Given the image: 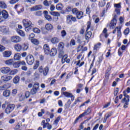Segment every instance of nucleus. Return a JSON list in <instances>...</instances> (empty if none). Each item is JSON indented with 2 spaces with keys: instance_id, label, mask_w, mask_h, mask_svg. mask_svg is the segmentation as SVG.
<instances>
[{
  "instance_id": "nucleus-16",
  "label": "nucleus",
  "mask_w": 130,
  "mask_h": 130,
  "mask_svg": "<svg viewBox=\"0 0 130 130\" xmlns=\"http://www.w3.org/2000/svg\"><path fill=\"white\" fill-rule=\"evenodd\" d=\"M56 53H57V50L56 48H52L51 50H50L49 54H50L51 56H55Z\"/></svg>"
},
{
  "instance_id": "nucleus-62",
  "label": "nucleus",
  "mask_w": 130,
  "mask_h": 130,
  "mask_svg": "<svg viewBox=\"0 0 130 130\" xmlns=\"http://www.w3.org/2000/svg\"><path fill=\"white\" fill-rule=\"evenodd\" d=\"M18 34L20 35L21 36H22V37H24V36H25V32L21 30L18 31Z\"/></svg>"
},
{
  "instance_id": "nucleus-49",
  "label": "nucleus",
  "mask_w": 130,
  "mask_h": 130,
  "mask_svg": "<svg viewBox=\"0 0 130 130\" xmlns=\"http://www.w3.org/2000/svg\"><path fill=\"white\" fill-rule=\"evenodd\" d=\"M103 34H104L105 38H107V37L108 36V35L107 34V29L104 28V29L103 31Z\"/></svg>"
},
{
  "instance_id": "nucleus-40",
  "label": "nucleus",
  "mask_w": 130,
  "mask_h": 130,
  "mask_svg": "<svg viewBox=\"0 0 130 130\" xmlns=\"http://www.w3.org/2000/svg\"><path fill=\"white\" fill-rule=\"evenodd\" d=\"M67 58H68V55L66 54V55H63L61 59V63L62 64L64 63V62H66V59H67Z\"/></svg>"
},
{
  "instance_id": "nucleus-3",
  "label": "nucleus",
  "mask_w": 130,
  "mask_h": 130,
  "mask_svg": "<svg viewBox=\"0 0 130 130\" xmlns=\"http://www.w3.org/2000/svg\"><path fill=\"white\" fill-rule=\"evenodd\" d=\"M39 71L40 74L43 73V76H47V74H48V72H49V67L47 66L43 69V67L41 66L39 68Z\"/></svg>"
},
{
  "instance_id": "nucleus-46",
  "label": "nucleus",
  "mask_w": 130,
  "mask_h": 130,
  "mask_svg": "<svg viewBox=\"0 0 130 130\" xmlns=\"http://www.w3.org/2000/svg\"><path fill=\"white\" fill-rule=\"evenodd\" d=\"M124 102L125 104L123 106L124 108H127V106L128 105V103L129 102V100H125Z\"/></svg>"
},
{
  "instance_id": "nucleus-25",
  "label": "nucleus",
  "mask_w": 130,
  "mask_h": 130,
  "mask_svg": "<svg viewBox=\"0 0 130 130\" xmlns=\"http://www.w3.org/2000/svg\"><path fill=\"white\" fill-rule=\"evenodd\" d=\"M45 29L47 31H49L50 30H52V29H53V26L50 23H47L45 25Z\"/></svg>"
},
{
  "instance_id": "nucleus-21",
  "label": "nucleus",
  "mask_w": 130,
  "mask_h": 130,
  "mask_svg": "<svg viewBox=\"0 0 130 130\" xmlns=\"http://www.w3.org/2000/svg\"><path fill=\"white\" fill-rule=\"evenodd\" d=\"M2 15L4 19H8V18H9V13H8V12L5 10H3L2 11Z\"/></svg>"
},
{
  "instance_id": "nucleus-1",
  "label": "nucleus",
  "mask_w": 130,
  "mask_h": 130,
  "mask_svg": "<svg viewBox=\"0 0 130 130\" xmlns=\"http://www.w3.org/2000/svg\"><path fill=\"white\" fill-rule=\"evenodd\" d=\"M22 23L23 24L24 27H25V30L26 32H29L30 30L33 28V26H32V22L31 21L28 19H23L22 21Z\"/></svg>"
},
{
  "instance_id": "nucleus-39",
  "label": "nucleus",
  "mask_w": 130,
  "mask_h": 130,
  "mask_svg": "<svg viewBox=\"0 0 130 130\" xmlns=\"http://www.w3.org/2000/svg\"><path fill=\"white\" fill-rule=\"evenodd\" d=\"M44 113H45V110L44 109H41V112H40L38 113V116H39V117H42L43 114H44Z\"/></svg>"
},
{
  "instance_id": "nucleus-47",
  "label": "nucleus",
  "mask_w": 130,
  "mask_h": 130,
  "mask_svg": "<svg viewBox=\"0 0 130 130\" xmlns=\"http://www.w3.org/2000/svg\"><path fill=\"white\" fill-rule=\"evenodd\" d=\"M61 37H66L67 36V31L65 30H62L61 31Z\"/></svg>"
},
{
  "instance_id": "nucleus-61",
  "label": "nucleus",
  "mask_w": 130,
  "mask_h": 130,
  "mask_svg": "<svg viewBox=\"0 0 130 130\" xmlns=\"http://www.w3.org/2000/svg\"><path fill=\"white\" fill-rule=\"evenodd\" d=\"M39 67V61H37L36 63L34 66V70H36Z\"/></svg>"
},
{
  "instance_id": "nucleus-13",
  "label": "nucleus",
  "mask_w": 130,
  "mask_h": 130,
  "mask_svg": "<svg viewBox=\"0 0 130 130\" xmlns=\"http://www.w3.org/2000/svg\"><path fill=\"white\" fill-rule=\"evenodd\" d=\"M121 26H117L113 30V34H115L117 31V36L118 37L121 36Z\"/></svg>"
},
{
  "instance_id": "nucleus-23",
  "label": "nucleus",
  "mask_w": 130,
  "mask_h": 130,
  "mask_svg": "<svg viewBox=\"0 0 130 130\" xmlns=\"http://www.w3.org/2000/svg\"><path fill=\"white\" fill-rule=\"evenodd\" d=\"M90 113H91V109L90 108H88V109L81 115L82 117H84V116H86V115H88V114H90Z\"/></svg>"
},
{
  "instance_id": "nucleus-29",
  "label": "nucleus",
  "mask_w": 130,
  "mask_h": 130,
  "mask_svg": "<svg viewBox=\"0 0 130 130\" xmlns=\"http://www.w3.org/2000/svg\"><path fill=\"white\" fill-rule=\"evenodd\" d=\"M56 9L57 11H61L63 9V5L61 3H59L56 5Z\"/></svg>"
},
{
  "instance_id": "nucleus-37",
  "label": "nucleus",
  "mask_w": 130,
  "mask_h": 130,
  "mask_svg": "<svg viewBox=\"0 0 130 130\" xmlns=\"http://www.w3.org/2000/svg\"><path fill=\"white\" fill-rule=\"evenodd\" d=\"M31 42L33 44H35V45H38V44H39V41L36 39H31Z\"/></svg>"
},
{
  "instance_id": "nucleus-27",
  "label": "nucleus",
  "mask_w": 130,
  "mask_h": 130,
  "mask_svg": "<svg viewBox=\"0 0 130 130\" xmlns=\"http://www.w3.org/2000/svg\"><path fill=\"white\" fill-rule=\"evenodd\" d=\"M51 42H52L53 44H56V43L59 42V39L57 37H54L51 39Z\"/></svg>"
},
{
  "instance_id": "nucleus-26",
  "label": "nucleus",
  "mask_w": 130,
  "mask_h": 130,
  "mask_svg": "<svg viewBox=\"0 0 130 130\" xmlns=\"http://www.w3.org/2000/svg\"><path fill=\"white\" fill-rule=\"evenodd\" d=\"M50 14L51 16H53L54 17H60V13L58 12L51 11L50 12Z\"/></svg>"
},
{
  "instance_id": "nucleus-34",
  "label": "nucleus",
  "mask_w": 130,
  "mask_h": 130,
  "mask_svg": "<svg viewBox=\"0 0 130 130\" xmlns=\"http://www.w3.org/2000/svg\"><path fill=\"white\" fill-rule=\"evenodd\" d=\"M7 7L8 6H7V4H6V3H5V2L4 1L0 2V8H1V9H6Z\"/></svg>"
},
{
  "instance_id": "nucleus-63",
  "label": "nucleus",
  "mask_w": 130,
  "mask_h": 130,
  "mask_svg": "<svg viewBox=\"0 0 130 130\" xmlns=\"http://www.w3.org/2000/svg\"><path fill=\"white\" fill-rule=\"evenodd\" d=\"M19 62V66H26V62H25L24 60L20 61Z\"/></svg>"
},
{
  "instance_id": "nucleus-52",
  "label": "nucleus",
  "mask_w": 130,
  "mask_h": 130,
  "mask_svg": "<svg viewBox=\"0 0 130 130\" xmlns=\"http://www.w3.org/2000/svg\"><path fill=\"white\" fill-rule=\"evenodd\" d=\"M106 5L105 2L103 3V2H99V7H101V8H103V7H104Z\"/></svg>"
},
{
  "instance_id": "nucleus-55",
  "label": "nucleus",
  "mask_w": 130,
  "mask_h": 130,
  "mask_svg": "<svg viewBox=\"0 0 130 130\" xmlns=\"http://www.w3.org/2000/svg\"><path fill=\"white\" fill-rule=\"evenodd\" d=\"M82 117H83V116H82L81 114H80L75 120L74 121V123H77L78 121H79V119H80V118H82Z\"/></svg>"
},
{
  "instance_id": "nucleus-60",
  "label": "nucleus",
  "mask_w": 130,
  "mask_h": 130,
  "mask_svg": "<svg viewBox=\"0 0 130 130\" xmlns=\"http://www.w3.org/2000/svg\"><path fill=\"white\" fill-rule=\"evenodd\" d=\"M72 11L73 14H75L76 15L78 14V12H79V11L76 8L73 9Z\"/></svg>"
},
{
  "instance_id": "nucleus-4",
  "label": "nucleus",
  "mask_w": 130,
  "mask_h": 130,
  "mask_svg": "<svg viewBox=\"0 0 130 130\" xmlns=\"http://www.w3.org/2000/svg\"><path fill=\"white\" fill-rule=\"evenodd\" d=\"M39 87H40L39 83L38 82L35 83L32 87V89H31L30 90V94H31V95H34L36 94L38 90H39Z\"/></svg>"
},
{
  "instance_id": "nucleus-18",
  "label": "nucleus",
  "mask_w": 130,
  "mask_h": 130,
  "mask_svg": "<svg viewBox=\"0 0 130 130\" xmlns=\"http://www.w3.org/2000/svg\"><path fill=\"white\" fill-rule=\"evenodd\" d=\"M64 48V43L63 42H60L58 45V50L60 52H63V49Z\"/></svg>"
},
{
  "instance_id": "nucleus-58",
  "label": "nucleus",
  "mask_w": 130,
  "mask_h": 130,
  "mask_svg": "<svg viewBox=\"0 0 130 130\" xmlns=\"http://www.w3.org/2000/svg\"><path fill=\"white\" fill-rule=\"evenodd\" d=\"M129 33V28H127L124 31V35H127Z\"/></svg>"
},
{
  "instance_id": "nucleus-41",
  "label": "nucleus",
  "mask_w": 130,
  "mask_h": 130,
  "mask_svg": "<svg viewBox=\"0 0 130 130\" xmlns=\"http://www.w3.org/2000/svg\"><path fill=\"white\" fill-rule=\"evenodd\" d=\"M17 73H18V70L17 69H14L13 70H11L10 72V75L11 76H13L14 75H16V74H17Z\"/></svg>"
},
{
  "instance_id": "nucleus-48",
  "label": "nucleus",
  "mask_w": 130,
  "mask_h": 130,
  "mask_svg": "<svg viewBox=\"0 0 130 130\" xmlns=\"http://www.w3.org/2000/svg\"><path fill=\"white\" fill-rule=\"evenodd\" d=\"M44 17L47 21H51L52 20V18H51V16L50 15H44Z\"/></svg>"
},
{
  "instance_id": "nucleus-2",
  "label": "nucleus",
  "mask_w": 130,
  "mask_h": 130,
  "mask_svg": "<svg viewBox=\"0 0 130 130\" xmlns=\"http://www.w3.org/2000/svg\"><path fill=\"white\" fill-rule=\"evenodd\" d=\"M91 27V22L90 21H88L87 22V27L86 30V34L85 35V39L86 40H89L91 37H92V32L91 31H88V30L90 29V27Z\"/></svg>"
},
{
  "instance_id": "nucleus-32",
  "label": "nucleus",
  "mask_w": 130,
  "mask_h": 130,
  "mask_svg": "<svg viewBox=\"0 0 130 130\" xmlns=\"http://www.w3.org/2000/svg\"><path fill=\"white\" fill-rule=\"evenodd\" d=\"M20 82V76H16L13 79V83L14 84H18Z\"/></svg>"
},
{
  "instance_id": "nucleus-57",
  "label": "nucleus",
  "mask_w": 130,
  "mask_h": 130,
  "mask_svg": "<svg viewBox=\"0 0 130 130\" xmlns=\"http://www.w3.org/2000/svg\"><path fill=\"white\" fill-rule=\"evenodd\" d=\"M28 45L24 44L23 47H22V50L25 51L28 49Z\"/></svg>"
},
{
  "instance_id": "nucleus-14",
  "label": "nucleus",
  "mask_w": 130,
  "mask_h": 130,
  "mask_svg": "<svg viewBox=\"0 0 130 130\" xmlns=\"http://www.w3.org/2000/svg\"><path fill=\"white\" fill-rule=\"evenodd\" d=\"M44 52L45 54H49V52L50 51V48H49V45L47 44H45L43 46Z\"/></svg>"
},
{
  "instance_id": "nucleus-42",
  "label": "nucleus",
  "mask_w": 130,
  "mask_h": 130,
  "mask_svg": "<svg viewBox=\"0 0 130 130\" xmlns=\"http://www.w3.org/2000/svg\"><path fill=\"white\" fill-rule=\"evenodd\" d=\"M80 62H81V60H79L77 61V63L76 64V66H78V67H79V68H81V67H82L83 66H84V64H85V62L84 61L82 62L81 63Z\"/></svg>"
},
{
  "instance_id": "nucleus-38",
  "label": "nucleus",
  "mask_w": 130,
  "mask_h": 130,
  "mask_svg": "<svg viewBox=\"0 0 130 130\" xmlns=\"http://www.w3.org/2000/svg\"><path fill=\"white\" fill-rule=\"evenodd\" d=\"M101 46V43H98L97 44L94 45V50L97 51L99 48H100V47Z\"/></svg>"
},
{
  "instance_id": "nucleus-56",
  "label": "nucleus",
  "mask_w": 130,
  "mask_h": 130,
  "mask_svg": "<svg viewBox=\"0 0 130 130\" xmlns=\"http://www.w3.org/2000/svg\"><path fill=\"white\" fill-rule=\"evenodd\" d=\"M43 5L45 6V7H48L49 6V3L48 2V1L47 0H45L43 2Z\"/></svg>"
},
{
  "instance_id": "nucleus-50",
  "label": "nucleus",
  "mask_w": 130,
  "mask_h": 130,
  "mask_svg": "<svg viewBox=\"0 0 130 130\" xmlns=\"http://www.w3.org/2000/svg\"><path fill=\"white\" fill-rule=\"evenodd\" d=\"M32 29H33V32H34L35 33H40V29H39V28L36 27L34 28H32Z\"/></svg>"
},
{
  "instance_id": "nucleus-7",
  "label": "nucleus",
  "mask_w": 130,
  "mask_h": 130,
  "mask_svg": "<svg viewBox=\"0 0 130 130\" xmlns=\"http://www.w3.org/2000/svg\"><path fill=\"white\" fill-rule=\"evenodd\" d=\"M21 38L20 37L18 36H14L11 37L10 41L13 43H19V42H21Z\"/></svg>"
},
{
  "instance_id": "nucleus-5",
  "label": "nucleus",
  "mask_w": 130,
  "mask_h": 130,
  "mask_svg": "<svg viewBox=\"0 0 130 130\" xmlns=\"http://www.w3.org/2000/svg\"><path fill=\"white\" fill-rule=\"evenodd\" d=\"M25 60L28 64L31 65L34 63L35 60L34 59V57L32 55H28L25 58Z\"/></svg>"
},
{
  "instance_id": "nucleus-54",
  "label": "nucleus",
  "mask_w": 130,
  "mask_h": 130,
  "mask_svg": "<svg viewBox=\"0 0 130 130\" xmlns=\"http://www.w3.org/2000/svg\"><path fill=\"white\" fill-rule=\"evenodd\" d=\"M19 1H20V0H11L10 1V4L11 5H15V4H17V3H18V2H19Z\"/></svg>"
},
{
  "instance_id": "nucleus-11",
  "label": "nucleus",
  "mask_w": 130,
  "mask_h": 130,
  "mask_svg": "<svg viewBox=\"0 0 130 130\" xmlns=\"http://www.w3.org/2000/svg\"><path fill=\"white\" fill-rule=\"evenodd\" d=\"M13 79V77L8 75H4L1 77V80L3 82H9Z\"/></svg>"
},
{
  "instance_id": "nucleus-10",
  "label": "nucleus",
  "mask_w": 130,
  "mask_h": 130,
  "mask_svg": "<svg viewBox=\"0 0 130 130\" xmlns=\"http://www.w3.org/2000/svg\"><path fill=\"white\" fill-rule=\"evenodd\" d=\"M115 17L116 15H115L114 18L112 20L111 22L110 23V29H114L116 26V23H117V20L116 19Z\"/></svg>"
},
{
  "instance_id": "nucleus-33",
  "label": "nucleus",
  "mask_w": 130,
  "mask_h": 130,
  "mask_svg": "<svg viewBox=\"0 0 130 130\" xmlns=\"http://www.w3.org/2000/svg\"><path fill=\"white\" fill-rule=\"evenodd\" d=\"M10 95H11V91L9 90H5L3 92V96L4 97H9Z\"/></svg>"
},
{
  "instance_id": "nucleus-43",
  "label": "nucleus",
  "mask_w": 130,
  "mask_h": 130,
  "mask_svg": "<svg viewBox=\"0 0 130 130\" xmlns=\"http://www.w3.org/2000/svg\"><path fill=\"white\" fill-rule=\"evenodd\" d=\"M14 9L15 10H16V11H17V13H18V14H20V13H21V12L19 11V9H21V6H20V5H15L14 7Z\"/></svg>"
},
{
  "instance_id": "nucleus-15",
  "label": "nucleus",
  "mask_w": 130,
  "mask_h": 130,
  "mask_svg": "<svg viewBox=\"0 0 130 130\" xmlns=\"http://www.w3.org/2000/svg\"><path fill=\"white\" fill-rule=\"evenodd\" d=\"M42 9V6L41 5H37L33 7L30 8V12H34L35 11H38Z\"/></svg>"
},
{
  "instance_id": "nucleus-51",
  "label": "nucleus",
  "mask_w": 130,
  "mask_h": 130,
  "mask_svg": "<svg viewBox=\"0 0 130 130\" xmlns=\"http://www.w3.org/2000/svg\"><path fill=\"white\" fill-rule=\"evenodd\" d=\"M70 45L71 46H75V45H76V41L74 39H72L70 41Z\"/></svg>"
},
{
  "instance_id": "nucleus-45",
  "label": "nucleus",
  "mask_w": 130,
  "mask_h": 130,
  "mask_svg": "<svg viewBox=\"0 0 130 130\" xmlns=\"http://www.w3.org/2000/svg\"><path fill=\"white\" fill-rule=\"evenodd\" d=\"M12 64H13L14 68H19V67H20V63L19 61L15 62L13 63Z\"/></svg>"
},
{
  "instance_id": "nucleus-20",
  "label": "nucleus",
  "mask_w": 130,
  "mask_h": 130,
  "mask_svg": "<svg viewBox=\"0 0 130 130\" xmlns=\"http://www.w3.org/2000/svg\"><path fill=\"white\" fill-rule=\"evenodd\" d=\"M12 55V52L11 51H5L3 53L4 57H10Z\"/></svg>"
},
{
  "instance_id": "nucleus-19",
  "label": "nucleus",
  "mask_w": 130,
  "mask_h": 130,
  "mask_svg": "<svg viewBox=\"0 0 130 130\" xmlns=\"http://www.w3.org/2000/svg\"><path fill=\"white\" fill-rule=\"evenodd\" d=\"M14 49L17 51L18 52H20L22 49V45L19 44H16L14 45Z\"/></svg>"
},
{
  "instance_id": "nucleus-8",
  "label": "nucleus",
  "mask_w": 130,
  "mask_h": 130,
  "mask_svg": "<svg viewBox=\"0 0 130 130\" xmlns=\"http://www.w3.org/2000/svg\"><path fill=\"white\" fill-rule=\"evenodd\" d=\"M14 109H15V105L10 104L7 106V107L5 111L7 114H10V113H11V112H12V111H13Z\"/></svg>"
},
{
  "instance_id": "nucleus-17",
  "label": "nucleus",
  "mask_w": 130,
  "mask_h": 130,
  "mask_svg": "<svg viewBox=\"0 0 130 130\" xmlns=\"http://www.w3.org/2000/svg\"><path fill=\"white\" fill-rule=\"evenodd\" d=\"M0 31L3 33H8L9 32V27L5 25L1 26H0Z\"/></svg>"
},
{
  "instance_id": "nucleus-9",
  "label": "nucleus",
  "mask_w": 130,
  "mask_h": 130,
  "mask_svg": "<svg viewBox=\"0 0 130 130\" xmlns=\"http://www.w3.org/2000/svg\"><path fill=\"white\" fill-rule=\"evenodd\" d=\"M0 71L4 75H6L9 74V73L11 72V69L7 67H2L0 69Z\"/></svg>"
},
{
  "instance_id": "nucleus-44",
  "label": "nucleus",
  "mask_w": 130,
  "mask_h": 130,
  "mask_svg": "<svg viewBox=\"0 0 130 130\" xmlns=\"http://www.w3.org/2000/svg\"><path fill=\"white\" fill-rule=\"evenodd\" d=\"M114 8H116L115 9H121V3L119 4H114Z\"/></svg>"
},
{
  "instance_id": "nucleus-31",
  "label": "nucleus",
  "mask_w": 130,
  "mask_h": 130,
  "mask_svg": "<svg viewBox=\"0 0 130 130\" xmlns=\"http://www.w3.org/2000/svg\"><path fill=\"white\" fill-rule=\"evenodd\" d=\"M83 15L84 13L82 11H79L76 14L77 19H82Z\"/></svg>"
},
{
  "instance_id": "nucleus-22",
  "label": "nucleus",
  "mask_w": 130,
  "mask_h": 130,
  "mask_svg": "<svg viewBox=\"0 0 130 130\" xmlns=\"http://www.w3.org/2000/svg\"><path fill=\"white\" fill-rule=\"evenodd\" d=\"M123 95L124 96L125 98L123 99L121 101L122 103H124V101L126 100H129V95L126 94V91H123Z\"/></svg>"
},
{
  "instance_id": "nucleus-12",
  "label": "nucleus",
  "mask_w": 130,
  "mask_h": 130,
  "mask_svg": "<svg viewBox=\"0 0 130 130\" xmlns=\"http://www.w3.org/2000/svg\"><path fill=\"white\" fill-rule=\"evenodd\" d=\"M61 94H63L64 95V96H65L66 97L69 98L70 97L71 98V100L72 101H74V100H75V96H74L73 95V94H72V93H70L67 91L65 92H61Z\"/></svg>"
},
{
  "instance_id": "nucleus-24",
  "label": "nucleus",
  "mask_w": 130,
  "mask_h": 130,
  "mask_svg": "<svg viewBox=\"0 0 130 130\" xmlns=\"http://www.w3.org/2000/svg\"><path fill=\"white\" fill-rule=\"evenodd\" d=\"M2 44H8L10 43V40H9L7 38L3 37L1 41Z\"/></svg>"
},
{
  "instance_id": "nucleus-30",
  "label": "nucleus",
  "mask_w": 130,
  "mask_h": 130,
  "mask_svg": "<svg viewBox=\"0 0 130 130\" xmlns=\"http://www.w3.org/2000/svg\"><path fill=\"white\" fill-rule=\"evenodd\" d=\"M13 63L14 60L13 59H10L5 61V64H7V66H13Z\"/></svg>"
},
{
  "instance_id": "nucleus-59",
  "label": "nucleus",
  "mask_w": 130,
  "mask_h": 130,
  "mask_svg": "<svg viewBox=\"0 0 130 130\" xmlns=\"http://www.w3.org/2000/svg\"><path fill=\"white\" fill-rule=\"evenodd\" d=\"M17 90L16 89H13L12 92V96H16V94H17Z\"/></svg>"
},
{
  "instance_id": "nucleus-6",
  "label": "nucleus",
  "mask_w": 130,
  "mask_h": 130,
  "mask_svg": "<svg viewBox=\"0 0 130 130\" xmlns=\"http://www.w3.org/2000/svg\"><path fill=\"white\" fill-rule=\"evenodd\" d=\"M72 21L73 22H76L77 19L76 17L72 16V15H69L67 16V22L69 25H72Z\"/></svg>"
},
{
  "instance_id": "nucleus-53",
  "label": "nucleus",
  "mask_w": 130,
  "mask_h": 130,
  "mask_svg": "<svg viewBox=\"0 0 130 130\" xmlns=\"http://www.w3.org/2000/svg\"><path fill=\"white\" fill-rule=\"evenodd\" d=\"M4 85L5 90L9 89V88H11V84L7 83L4 84Z\"/></svg>"
},
{
  "instance_id": "nucleus-35",
  "label": "nucleus",
  "mask_w": 130,
  "mask_h": 130,
  "mask_svg": "<svg viewBox=\"0 0 130 130\" xmlns=\"http://www.w3.org/2000/svg\"><path fill=\"white\" fill-rule=\"evenodd\" d=\"M111 116V113H108L105 115L104 119L103 121L104 123H105L106 121H107V118H109L110 116Z\"/></svg>"
},
{
  "instance_id": "nucleus-28",
  "label": "nucleus",
  "mask_w": 130,
  "mask_h": 130,
  "mask_svg": "<svg viewBox=\"0 0 130 130\" xmlns=\"http://www.w3.org/2000/svg\"><path fill=\"white\" fill-rule=\"evenodd\" d=\"M14 60H20L21 59V54L20 53H17L14 55Z\"/></svg>"
},
{
  "instance_id": "nucleus-64",
  "label": "nucleus",
  "mask_w": 130,
  "mask_h": 130,
  "mask_svg": "<svg viewBox=\"0 0 130 130\" xmlns=\"http://www.w3.org/2000/svg\"><path fill=\"white\" fill-rule=\"evenodd\" d=\"M42 32L43 34H47V30H46V28H42Z\"/></svg>"
},
{
  "instance_id": "nucleus-36",
  "label": "nucleus",
  "mask_w": 130,
  "mask_h": 130,
  "mask_svg": "<svg viewBox=\"0 0 130 130\" xmlns=\"http://www.w3.org/2000/svg\"><path fill=\"white\" fill-rule=\"evenodd\" d=\"M59 120H60V117L58 116L54 121L53 124L56 125V126L57 124H58V122H59Z\"/></svg>"
}]
</instances>
